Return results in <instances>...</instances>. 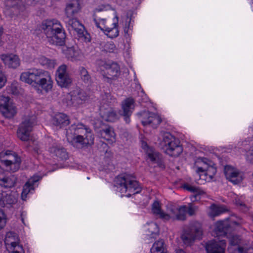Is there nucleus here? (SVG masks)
<instances>
[{"label":"nucleus","instance_id":"17","mask_svg":"<svg viewBox=\"0 0 253 253\" xmlns=\"http://www.w3.org/2000/svg\"><path fill=\"white\" fill-rule=\"evenodd\" d=\"M122 110L120 115L124 117L125 122L128 124L130 122V117L134 109V100L132 98L125 99L122 103Z\"/></svg>","mask_w":253,"mask_h":253},{"label":"nucleus","instance_id":"32","mask_svg":"<svg viewBox=\"0 0 253 253\" xmlns=\"http://www.w3.org/2000/svg\"><path fill=\"white\" fill-rule=\"evenodd\" d=\"M17 181V177L15 175L11 174L3 177L0 176V185L5 188H11L13 187Z\"/></svg>","mask_w":253,"mask_h":253},{"label":"nucleus","instance_id":"8","mask_svg":"<svg viewBox=\"0 0 253 253\" xmlns=\"http://www.w3.org/2000/svg\"><path fill=\"white\" fill-rule=\"evenodd\" d=\"M96 64L100 68V71H106L105 74L103 75L104 81L111 84L113 81L117 79L120 74V67L117 63H106L105 61L99 60L97 61Z\"/></svg>","mask_w":253,"mask_h":253},{"label":"nucleus","instance_id":"9","mask_svg":"<svg viewBox=\"0 0 253 253\" xmlns=\"http://www.w3.org/2000/svg\"><path fill=\"white\" fill-rule=\"evenodd\" d=\"M36 117L35 116H25L19 125L17 130V136L22 141L29 139L30 132L33 127L36 125Z\"/></svg>","mask_w":253,"mask_h":253},{"label":"nucleus","instance_id":"46","mask_svg":"<svg viewBox=\"0 0 253 253\" xmlns=\"http://www.w3.org/2000/svg\"><path fill=\"white\" fill-rule=\"evenodd\" d=\"M148 230L152 235L156 234L159 232L158 225L155 223L152 222L149 224Z\"/></svg>","mask_w":253,"mask_h":253},{"label":"nucleus","instance_id":"55","mask_svg":"<svg viewBox=\"0 0 253 253\" xmlns=\"http://www.w3.org/2000/svg\"><path fill=\"white\" fill-rule=\"evenodd\" d=\"M232 223L235 225H237V226H240L242 224V221H232Z\"/></svg>","mask_w":253,"mask_h":253},{"label":"nucleus","instance_id":"18","mask_svg":"<svg viewBox=\"0 0 253 253\" xmlns=\"http://www.w3.org/2000/svg\"><path fill=\"white\" fill-rule=\"evenodd\" d=\"M106 13V10L96 9L93 15V21L96 26L100 29L103 32L111 24L110 22H106V19L104 17H105Z\"/></svg>","mask_w":253,"mask_h":253},{"label":"nucleus","instance_id":"14","mask_svg":"<svg viewBox=\"0 0 253 253\" xmlns=\"http://www.w3.org/2000/svg\"><path fill=\"white\" fill-rule=\"evenodd\" d=\"M224 172L226 178L234 184L240 183L243 179V173L239 169L230 166L224 167Z\"/></svg>","mask_w":253,"mask_h":253},{"label":"nucleus","instance_id":"35","mask_svg":"<svg viewBox=\"0 0 253 253\" xmlns=\"http://www.w3.org/2000/svg\"><path fill=\"white\" fill-rule=\"evenodd\" d=\"M227 233V229L223 222L217 223L214 231V235L216 237H224Z\"/></svg>","mask_w":253,"mask_h":253},{"label":"nucleus","instance_id":"23","mask_svg":"<svg viewBox=\"0 0 253 253\" xmlns=\"http://www.w3.org/2000/svg\"><path fill=\"white\" fill-rule=\"evenodd\" d=\"M146 152L148 158L153 164H157V166L162 169L165 168L162 156L158 152L149 147L147 148Z\"/></svg>","mask_w":253,"mask_h":253},{"label":"nucleus","instance_id":"4","mask_svg":"<svg viewBox=\"0 0 253 253\" xmlns=\"http://www.w3.org/2000/svg\"><path fill=\"white\" fill-rule=\"evenodd\" d=\"M115 185L121 193L128 192L126 195L127 197L141 191L138 182L132 176L127 174L117 176L115 179Z\"/></svg>","mask_w":253,"mask_h":253},{"label":"nucleus","instance_id":"1","mask_svg":"<svg viewBox=\"0 0 253 253\" xmlns=\"http://www.w3.org/2000/svg\"><path fill=\"white\" fill-rule=\"evenodd\" d=\"M66 136L68 142L79 149L93 144L94 136L90 129L81 123L71 125Z\"/></svg>","mask_w":253,"mask_h":253},{"label":"nucleus","instance_id":"5","mask_svg":"<svg viewBox=\"0 0 253 253\" xmlns=\"http://www.w3.org/2000/svg\"><path fill=\"white\" fill-rule=\"evenodd\" d=\"M162 145L165 152L172 157H178L183 151L179 140L169 133L164 134Z\"/></svg>","mask_w":253,"mask_h":253},{"label":"nucleus","instance_id":"52","mask_svg":"<svg viewBox=\"0 0 253 253\" xmlns=\"http://www.w3.org/2000/svg\"><path fill=\"white\" fill-rule=\"evenodd\" d=\"M20 0H7L6 4L8 6H14L17 5Z\"/></svg>","mask_w":253,"mask_h":253},{"label":"nucleus","instance_id":"21","mask_svg":"<svg viewBox=\"0 0 253 253\" xmlns=\"http://www.w3.org/2000/svg\"><path fill=\"white\" fill-rule=\"evenodd\" d=\"M66 23L69 31H74L77 33L78 37L83 36L84 27L77 18H67Z\"/></svg>","mask_w":253,"mask_h":253},{"label":"nucleus","instance_id":"26","mask_svg":"<svg viewBox=\"0 0 253 253\" xmlns=\"http://www.w3.org/2000/svg\"><path fill=\"white\" fill-rule=\"evenodd\" d=\"M81 7L79 0H72L67 4L65 12L67 18L72 17L80 10Z\"/></svg>","mask_w":253,"mask_h":253},{"label":"nucleus","instance_id":"45","mask_svg":"<svg viewBox=\"0 0 253 253\" xmlns=\"http://www.w3.org/2000/svg\"><path fill=\"white\" fill-rule=\"evenodd\" d=\"M230 244L232 246H236L238 245L241 242L240 237L237 235H232L229 238Z\"/></svg>","mask_w":253,"mask_h":253},{"label":"nucleus","instance_id":"11","mask_svg":"<svg viewBox=\"0 0 253 253\" xmlns=\"http://www.w3.org/2000/svg\"><path fill=\"white\" fill-rule=\"evenodd\" d=\"M87 98V96L84 91L80 88H76L67 96V105L77 106L84 102Z\"/></svg>","mask_w":253,"mask_h":253},{"label":"nucleus","instance_id":"27","mask_svg":"<svg viewBox=\"0 0 253 253\" xmlns=\"http://www.w3.org/2000/svg\"><path fill=\"white\" fill-rule=\"evenodd\" d=\"M104 33L106 35L111 39L116 38L119 36L118 17L117 16H116L113 19V22L112 24H110L109 26L107 28V29Z\"/></svg>","mask_w":253,"mask_h":253},{"label":"nucleus","instance_id":"13","mask_svg":"<svg viewBox=\"0 0 253 253\" xmlns=\"http://www.w3.org/2000/svg\"><path fill=\"white\" fill-rule=\"evenodd\" d=\"M9 97L0 96V112L7 118H12L16 113L15 107L9 102Z\"/></svg>","mask_w":253,"mask_h":253},{"label":"nucleus","instance_id":"51","mask_svg":"<svg viewBox=\"0 0 253 253\" xmlns=\"http://www.w3.org/2000/svg\"><path fill=\"white\" fill-rule=\"evenodd\" d=\"M6 78L3 73L0 72V88H1L5 84Z\"/></svg>","mask_w":253,"mask_h":253},{"label":"nucleus","instance_id":"54","mask_svg":"<svg viewBox=\"0 0 253 253\" xmlns=\"http://www.w3.org/2000/svg\"><path fill=\"white\" fill-rule=\"evenodd\" d=\"M69 53L71 54V58H75L76 57V52L74 49H70L69 50Z\"/></svg>","mask_w":253,"mask_h":253},{"label":"nucleus","instance_id":"48","mask_svg":"<svg viewBox=\"0 0 253 253\" xmlns=\"http://www.w3.org/2000/svg\"><path fill=\"white\" fill-rule=\"evenodd\" d=\"M11 250V253H23L24 251L21 246L17 245L14 247H10Z\"/></svg>","mask_w":253,"mask_h":253},{"label":"nucleus","instance_id":"41","mask_svg":"<svg viewBox=\"0 0 253 253\" xmlns=\"http://www.w3.org/2000/svg\"><path fill=\"white\" fill-rule=\"evenodd\" d=\"M187 209V206H182L178 209V213L176 215V218L180 220H184L186 219V213Z\"/></svg>","mask_w":253,"mask_h":253},{"label":"nucleus","instance_id":"38","mask_svg":"<svg viewBox=\"0 0 253 253\" xmlns=\"http://www.w3.org/2000/svg\"><path fill=\"white\" fill-rule=\"evenodd\" d=\"M115 102V98L109 93H105L102 95L101 106H105V105L108 107L111 103Z\"/></svg>","mask_w":253,"mask_h":253},{"label":"nucleus","instance_id":"37","mask_svg":"<svg viewBox=\"0 0 253 253\" xmlns=\"http://www.w3.org/2000/svg\"><path fill=\"white\" fill-rule=\"evenodd\" d=\"M211 211L210 213V215L211 217L217 216L223 212H225L227 211L224 206H218L214 205L211 206Z\"/></svg>","mask_w":253,"mask_h":253},{"label":"nucleus","instance_id":"40","mask_svg":"<svg viewBox=\"0 0 253 253\" xmlns=\"http://www.w3.org/2000/svg\"><path fill=\"white\" fill-rule=\"evenodd\" d=\"M235 204L243 212H246L249 211L250 207L248 206L241 199L236 198L234 200Z\"/></svg>","mask_w":253,"mask_h":253},{"label":"nucleus","instance_id":"7","mask_svg":"<svg viewBox=\"0 0 253 253\" xmlns=\"http://www.w3.org/2000/svg\"><path fill=\"white\" fill-rule=\"evenodd\" d=\"M203 235V230L201 224L198 222L191 223L188 228L184 230L181 235V238L183 243L188 246L193 243L196 240L201 239Z\"/></svg>","mask_w":253,"mask_h":253},{"label":"nucleus","instance_id":"24","mask_svg":"<svg viewBox=\"0 0 253 253\" xmlns=\"http://www.w3.org/2000/svg\"><path fill=\"white\" fill-rule=\"evenodd\" d=\"M41 178V177L39 176H34L29 179L25 184L21 193V197L23 200H26L27 195L30 192L31 190H34V184L38 182Z\"/></svg>","mask_w":253,"mask_h":253},{"label":"nucleus","instance_id":"36","mask_svg":"<svg viewBox=\"0 0 253 253\" xmlns=\"http://www.w3.org/2000/svg\"><path fill=\"white\" fill-rule=\"evenodd\" d=\"M39 62L42 66L47 68L53 69L56 65V61L54 59H50L44 56H41L38 59Z\"/></svg>","mask_w":253,"mask_h":253},{"label":"nucleus","instance_id":"34","mask_svg":"<svg viewBox=\"0 0 253 253\" xmlns=\"http://www.w3.org/2000/svg\"><path fill=\"white\" fill-rule=\"evenodd\" d=\"M165 243L164 240H160L155 242L151 249L152 253H166V250L164 247Z\"/></svg>","mask_w":253,"mask_h":253},{"label":"nucleus","instance_id":"50","mask_svg":"<svg viewBox=\"0 0 253 253\" xmlns=\"http://www.w3.org/2000/svg\"><path fill=\"white\" fill-rule=\"evenodd\" d=\"M246 159L248 162L253 164V147L247 152Z\"/></svg>","mask_w":253,"mask_h":253},{"label":"nucleus","instance_id":"33","mask_svg":"<svg viewBox=\"0 0 253 253\" xmlns=\"http://www.w3.org/2000/svg\"><path fill=\"white\" fill-rule=\"evenodd\" d=\"M18 238L16 233L8 232L6 233L4 242L6 245L10 246V247H14L18 244Z\"/></svg>","mask_w":253,"mask_h":253},{"label":"nucleus","instance_id":"30","mask_svg":"<svg viewBox=\"0 0 253 253\" xmlns=\"http://www.w3.org/2000/svg\"><path fill=\"white\" fill-rule=\"evenodd\" d=\"M152 211L154 214L158 216L164 221H168L170 218L169 214L165 213L161 210L160 204L158 201L154 202L152 206Z\"/></svg>","mask_w":253,"mask_h":253},{"label":"nucleus","instance_id":"29","mask_svg":"<svg viewBox=\"0 0 253 253\" xmlns=\"http://www.w3.org/2000/svg\"><path fill=\"white\" fill-rule=\"evenodd\" d=\"M52 123L54 125L61 128L68 125L70 121L67 115L60 113L56 114L53 118Z\"/></svg>","mask_w":253,"mask_h":253},{"label":"nucleus","instance_id":"2","mask_svg":"<svg viewBox=\"0 0 253 253\" xmlns=\"http://www.w3.org/2000/svg\"><path fill=\"white\" fill-rule=\"evenodd\" d=\"M20 80L30 84L39 85L46 92L51 90L52 87V81L49 73L41 69H30L27 72L22 73L20 76Z\"/></svg>","mask_w":253,"mask_h":253},{"label":"nucleus","instance_id":"56","mask_svg":"<svg viewBox=\"0 0 253 253\" xmlns=\"http://www.w3.org/2000/svg\"><path fill=\"white\" fill-rule=\"evenodd\" d=\"M176 253H185L182 250L178 249L176 251Z\"/></svg>","mask_w":253,"mask_h":253},{"label":"nucleus","instance_id":"28","mask_svg":"<svg viewBox=\"0 0 253 253\" xmlns=\"http://www.w3.org/2000/svg\"><path fill=\"white\" fill-rule=\"evenodd\" d=\"M183 188L193 193L190 197L193 202L199 201L201 199V196L205 194V192L198 187L193 186L188 184H184Z\"/></svg>","mask_w":253,"mask_h":253},{"label":"nucleus","instance_id":"15","mask_svg":"<svg viewBox=\"0 0 253 253\" xmlns=\"http://www.w3.org/2000/svg\"><path fill=\"white\" fill-rule=\"evenodd\" d=\"M18 194L15 192L0 190V206L11 207L17 202Z\"/></svg>","mask_w":253,"mask_h":253},{"label":"nucleus","instance_id":"22","mask_svg":"<svg viewBox=\"0 0 253 253\" xmlns=\"http://www.w3.org/2000/svg\"><path fill=\"white\" fill-rule=\"evenodd\" d=\"M100 114L102 118L107 122H113L119 117L116 112L111 107L100 106Z\"/></svg>","mask_w":253,"mask_h":253},{"label":"nucleus","instance_id":"47","mask_svg":"<svg viewBox=\"0 0 253 253\" xmlns=\"http://www.w3.org/2000/svg\"><path fill=\"white\" fill-rule=\"evenodd\" d=\"M5 216L3 210L0 209V230L3 228L6 224Z\"/></svg>","mask_w":253,"mask_h":253},{"label":"nucleus","instance_id":"6","mask_svg":"<svg viewBox=\"0 0 253 253\" xmlns=\"http://www.w3.org/2000/svg\"><path fill=\"white\" fill-rule=\"evenodd\" d=\"M0 162L7 170L14 172L19 169L21 159L15 152L7 150L0 152Z\"/></svg>","mask_w":253,"mask_h":253},{"label":"nucleus","instance_id":"49","mask_svg":"<svg viewBox=\"0 0 253 253\" xmlns=\"http://www.w3.org/2000/svg\"><path fill=\"white\" fill-rule=\"evenodd\" d=\"M250 248L239 246L234 249L233 253H248V251Z\"/></svg>","mask_w":253,"mask_h":253},{"label":"nucleus","instance_id":"44","mask_svg":"<svg viewBox=\"0 0 253 253\" xmlns=\"http://www.w3.org/2000/svg\"><path fill=\"white\" fill-rule=\"evenodd\" d=\"M187 208L186 212H187L190 216L194 215L198 209V207L192 203H189Z\"/></svg>","mask_w":253,"mask_h":253},{"label":"nucleus","instance_id":"20","mask_svg":"<svg viewBox=\"0 0 253 253\" xmlns=\"http://www.w3.org/2000/svg\"><path fill=\"white\" fill-rule=\"evenodd\" d=\"M141 121L143 126L152 124L157 125L160 124V118L155 113L144 111L140 114Z\"/></svg>","mask_w":253,"mask_h":253},{"label":"nucleus","instance_id":"25","mask_svg":"<svg viewBox=\"0 0 253 253\" xmlns=\"http://www.w3.org/2000/svg\"><path fill=\"white\" fill-rule=\"evenodd\" d=\"M211 163H212V162L207 158H199L197 159L195 162L194 168L196 169V171L199 174L200 177L201 176L200 173H203L207 170Z\"/></svg>","mask_w":253,"mask_h":253},{"label":"nucleus","instance_id":"39","mask_svg":"<svg viewBox=\"0 0 253 253\" xmlns=\"http://www.w3.org/2000/svg\"><path fill=\"white\" fill-rule=\"evenodd\" d=\"M79 72L81 79L84 83H89L91 81V77L87 70L84 67H80Z\"/></svg>","mask_w":253,"mask_h":253},{"label":"nucleus","instance_id":"42","mask_svg":"<svg viewBox=\"0 0 253 253\" xmlns=\"http://www.w3.org/2000/svg\"><path fill=\"white\" fill-rule=\"evenodd\" d=\"M216 172V169L215 167L213 166V163H211V165L209 166L207 170H206L204 173L206 176H209L210 179H211L213 176L215 175Z\"/></svg>","mask_w":253,"mask_h":253},{"label":"nucleus","instance_id":"53","mask_svg":"<svg viewBox=\"0 0 253 253\" xmlns=\"http://www.w3.org/2000/svg\"><path fill=\"white\" fill-rule=\"evenodd\" d=\"M79 38L82 39L85 42L90 41V38H89L88 35H85L84 34V33L83 36L79 37Z\"/></svg>","mask_w":253,"mask_h":253},{"label":"nucleus","instance_id":"19","mask_svg":"<svg viewBox=\"0 0 253 253\" xmlns=\"http://www.w3.org/2000/svg\"><path fill=\"white\" fill-rule=\"evenodd\" d=\"M0 59L9 68L16 69L20 65L18 56L13 53L1 54Z\"/></svg>","mask_w":253,"mask_h":253},{"label":"nucleus","instance_id":"16","mask_svg":"<svg viewBox=\"0 0 253 253\" xmlns=\"http://www.w3.org/2000/svg\"><path fill=\"white\" fill-rule=\"evenodd\" d=\"M226 241L224 239H214L206 243L207 253H225Z\"/></svg>","mask_w":253,"mask_h":253},{"label":"nucleus","instance_id":"43","mask_svg":"<svg viewBox=\"0 0 253 253\" xmlns=\"http://www.w3.org/2000/svg\"><path fill=\"white\" fill-rule=\"evenodd\" d=\"M103 48L104 51L110 53L114 52L116 50V46L113 42H106Z\"/></svg>","mask_w":253,"mask_h":253},{"label":"nucleus","instance_id":"10","mask_svg":"<svg viewBox=\"0 0 253 253\" xmlns=\"http://www.w3.org/2000/svg\"><path fill=\"white\" fill-rule=\"evenodd\" d=\"M94 127L97 135L105 139L109 144H112L116 141V135L113 128L104 124L100 120L96 121Z\"/></svg>","mask_w":253,"mask_h":253},{"label":"nucleus","instance_id":"12","mask_svg":"<svg viewBox=\"0 0 253 253\" xmlns=\"http://www.w3.org/2000/svg\"><path fill=\"white\" fill-rule=\"evenodd\" d=\"M67 66L63 64L56 71V80L57 84L62 87H67L72 83V78L67 72Z\"/></svg>","mask_w":253,"mask_h":253},{"label":"nucleus","instance_id":"3","mask_svg":"<svg viewBox=\"0 0 253 253\" xmlns=\"http://www.w3.org/2000/svg\"><path fill=\"white\" fill-rule=\"evenodd\" d=\"M42 28L50 43L59 46L65 44L66 35L62 25L57 20H45L42 23Z\"/></svg>","mask_w":253,"mask_h":253},{"label":"nucleus","instance_id":"31","mask_svg":"<svg viewBox=\"0 0 253 253\" xmlns=\"http://www.w3.org/2000/svg\"><path fill=\"white\" fill-rule=\"evenodd\" d=\"M49 152L61 160L66 159L68 154L66 149L61 145H53L49 148Z\"/></svg>","mask_w":253,"mask_h":253}]
</instances>
